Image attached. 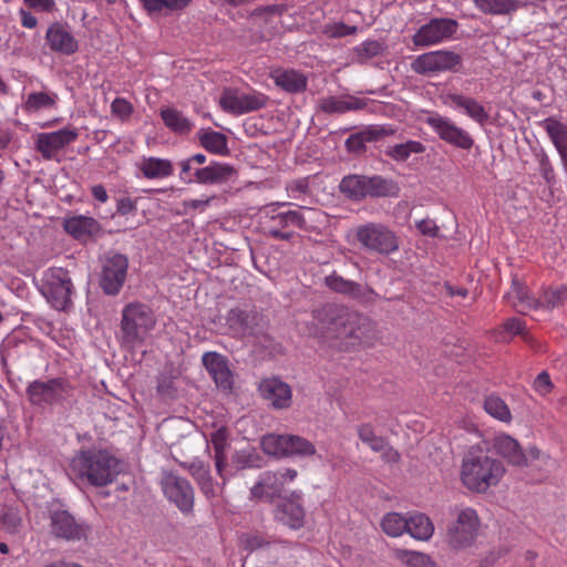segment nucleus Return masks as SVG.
Here are the masks:
<instances>
[{
    "mask_svg": "<svg viewBox=\"0 0 567 567\" xmlns=\"http://www.w3.org/2000/svg\"><path fill=\"white\" fill-rule=\"evenodd\" d=\"M504 474V464L481 446H472L462 460L461 481L472 492L485 493L496 486Z\"/></svg>",
    "mask_w": 567,
    "mask_h": 567,
    "instance_id": "obj_3",
    "label": "nucleus"
},
{
    "mask_svg": "<svg viewBox=\"0 0 567 567\" xmlns=\"http://www.w3.org/2000/svg\"><path fill=\"white\" fill-rule=\"evenodd\" d=\"M121 464L107 450L84 449L71 458L66 474L76 485L103 487L115 481Z\"/></svg>",
    "mask_w": 567,
    "mask_h": 567,
    "instance_id": "obj_1",
    "label": "nucleus"
},
{
    "mask_svg": "<svg viewBox=\"0 0 567 567\" xmlns=\"http://www.w3.org/2000/svg\"><path fill=\"white\" fill-rule=\"evenodd\" d=\"M324 285L337 293L358 299L363 297V288L360 284L348 280L337 272H332L331 275L327 276L324 278Z\"/></svg>",
    "mask_w": 567,
    "mask_h": 567,
    "instance_id": "obj_36",
    "label": "nucleus"
},
{
    "mask_svg": "<svg viewBox=\"0 0 567 567\" xmlns=\"http://www.w3.org/2000/svg\"><path fill=\"white\" fill-rule=\"evenodd\" d=\"M159 485L165 497L183 514L194 509L195 491L190 482L171 470H162Z\"/></svg>",
    "mask_w": 567,
    "mask_h": 567,
    "instance_id": "obj_11",
    "label": "nucleus"
},
{
    "mask_svg": "<svg viewBox=\"0 0 567 567\" xmlns=\"http://www.w3.org/2000/svg\"><path fill=\"white\" fill-rule=\"evenodd\" d=\"M21 25L27 29H34L38 25V19L29 10L19 9Z\"/></svg>",
    "mask_w": 567,
    "mask_h": 567,
    "instance_id": "obj_63",
    "label": "nucleus"
},
{
    "mask_svg": "<svg viewBox=\"0 0 567 567\" xmlns=\"http://www.w3.org/2000/svg\"><path fill=\"white\" fill-rule=\"evenodd\" d=\"M385 45L378 40H367L354 48L357 56L361 60H369L383 53Z\"/></svg>",
    "mask_w": 567,
    "mask_h": 567,
    "instance_id": "obj_50",
    "label": "nucleus"
},
{
    "mask_svg": "<svg viewBox=\"0 0 567 567\" xmlns=\"http://www.w3.org/2000/svg\"><path fill=\"white\" fill-rule=\"evenodd\" d=\"M134 107L131 102L123 97H116L111 104V113L121 121H127L133 114Z\"/></svg>",
    "mask_w": 567,
    "mask_h": 567,
    "instance_id": "obj_52",
    "label": "nucleus"
},
{
    "mask_svg": "<svg viewBox=\"0 0 567 567\" xmlns=\"http://www.w3.org/2000/svg\"><path fill=\"white\" fill-rule=\"evenodd\" d=\"M45 41L51 51L65 55H71L79 49L78 40L66 27L59 22H54L48 27Z\"/></svg>",
    "mask_w": 567,
    "mask_h": 567,
    "instance_id": "obj_24",
    "label": "nucleus"
},
{
    "mask_svg": "<svg viewBox=\"0 0 567 567\" xmlns=\"http://www.w3.org/2000/svg\"><path fill=\"white\" fill-rule=\"evenodd\" d=\"M483 408L487 414L501 422L509 423L512 421V413L508 405L497 395H487L484 399Z\"/></svg>",
    "mask_w": 567,
    "mask_h": 567,
    "instance_id": "obj_41",
    "label": "nucleus"
},
{
    "mask_svg": "<svg viewBox=\"0 0 567 567\" xmlns=\"http://www.w3.org/2000/svg\"><path fill=\"white\" fill-rule=\"evenodd\" d=\"M535 157L538 163V172L540 173L542 177L548 185L555 184L556 174L547 153L544 150H540L535 154Z\"/></svg>",
    "mask_w": 567,
    "mask_h": 567,
    "instance_id": "obj_51",
    "label": "nucleus"
},
{
    "mask_svg": "<svg viewBox=\"0 0 567 567\" xmlns=\"http://www.w3.org/2000/svg\"><path fill=\"white\" fill-rule=\"evenodd\" d=\"M553 388V383L550 381L549 374L545 371L540 372L534 381V389L542 395H546L550 392Z\"/></svg>",
    "mask_w": 567,
    "mask_h": 567,
    "instance_id": "obj_59",
    "label": "nucleus"
},
{
    "mask_svg": "<svg viewBox=\"0 0 567 567\" xmlns=\"http://www.w3.org/2000/svg\"><path fill=\"white\" fill-rule=\"evenodd\" d=\"M156 316L148 305L141 301L128 302L121 311L117 334L121 346L128 350L141 348L156 327Z\"/></svg>",
    "mask_w": 567,
    "mask_h": 567,
    "instance_id": "obj_4",
    "label": "nucleus"
},
{
    "mask_svg": "<svg viewBox=\"0 0 567 567\" xmlns=\"http://www.w3.org/2000/svg\"><path fill=\"white\" fill-rule=\"evenodd\" d=\"M452 515L454 519L447 527V543L455 549L471 546L481 526L477 512L472 507H455Z\"/></svg>",
    "mask_w": 567,
    "mask_h": 567,
    "instance_id": "obj_7",
    "label": "nucleus"
},
{
    "mask_svg": "<svg viewBox=\"0 0 567 567\" xmlns=\"http://www.w3.org/2000/svg\"><path fill=\"white\" fill-rule=\"evenodd\" d=\"M78 136V130L71 127L39 133L35 137V150L44 159H52L59 151L73 143Z\"/></svg>",
    "mask_w": 567,
    "mask_h": 567,
    "instance_id": "obj_19",
    "label": "nucleus"
},
{
    "mask_svg": "<svg viewBox=\"0 0 567 567\" xmlns=\"http://www.w3.org/2000/svg\"><path fill=\"white\" fill-rule=\"evenodd\" d=\"M136 167L147 179H163L174 174L173 163L167 158L143 156Z\"/></svg>",
    "mask_w": 567,
    "mask_h": 567,
    "instance_id": "obj_31",
    "label": "nucleus"
},
{
    "mask_svg": "<svg viewBox=\"0 0 567 567\" xmlns=\"http://www.w3.org/2000/svg\"><path fill=\"white\" fill-rule=\"evenodd\" d=\"M539 125L546 131L554 144L563 168L567 173V125L554 117L543 120Z\"/></svg>",
    "mask_w": 567,
    "mask_h": 567,
    "instance_id": "obj_28",
    "label": "nucleus"
},
{
    "mask_svg": "<svg viewBox=\"0 0 567 567\" xmlns=\"http://www.w3.org/2000/svg\"><path fill=\"white\" fill-rule=\"evenodd\" d=\"M462 56L451 50L429 51L417 55L411 62V70L420 75H434L443 72H455L462 65Z\"/></svg>",
    "mask_w": 567,
    "mask_h": 567,
    "instance_id": "obj_12",
    "label": "nucleus"
},
{
    "mask_svg": "<svg viewBox=\"0 0 567 567\" xmlns=\"http://www.w3.org/2000/svg\"><path fill=\"white\" fill-rule=\"evenodd\" d=\"M161 116L165 125L175 133L185 134L192 130L190 121L175 109L162 110Z\"/></svg>",
    "mask_w": 567,
    "mask_h": 567,
    "instance_id": "obj_45",
    "label": "nucleus"
},
{
    "mask_svg": "<svg viewBox=\"0 0 567 567\" xmlns=\"http://www.w3.org/2000/svg\"><path fill=\"white\" fill-rule=\"evenodd\" d=\"M148 14L181 11L185 9L190 0H140Z\"/></svg>",
    "mask_w": 567,
    "mask_h": 567,
    "instance_id": "obj_39",
    "label": "nucleus"
},
{
    "mask_svg": "<svg viewBox=\"0 0 567 567\" xmlns=\"http://www.w3.org/2000/svg\"><path fill=\"white\" fill-rule=\"evenodd\" d=\"M116 209L121 215H128L136 210V203L130 197H122L117 200Z\"/></svg>",
    "mask_w": 567,
    "mask_h": 567,
    "instance_id": "obj_60",
    "label": "nucleus"
},
{
    "mask_svg": "<svg viewBox=\"0 0 567 567\" xmlns=\"http://www.w3.org/2000/svg\"><path fill=\"white\" fill-rule=\"evenodd\" d=\"M258 390L261 398L276 410L288 409L292 403L291 386L278 377L262 379Z\"/></svg>",
    "mask_w": 567,
    "mask_h": 567,
    "instance_id": "obj_20",
    "label": "nucleus"
},
{
    "mask_svg": "<svg viewBox=\"0 0 567 567\" xmlns=\"http://www.w3.org/2000/svg\"><path fill=\"white\" fill-rule=\"evenodd\" d=\"M236 175L235 168L226 163L213 162L206 167L195 169V181L198 184H221Z\"/></svg>",
    "mask_w": 567,
    "mask_h": 567,
    "instance_id": "obj_29",
    "label": "nucleus"
},
{
    "mask_svg": "<svg viewBox=\"0 0 567 567\" xmlns=\"http://www.w3.org/2000/svg\"><path fill=\"white\" fill-rule=\"evenodd\" d=\"M406 518L395 512L388 513L381 520L382 530L390 537H399L406 532Z\"/></svg>",
    "mask_w": 567,
    "mask_h": 567,
    "instance_id": "obj_47",
    "label": "nucleus"
},
{
    "mask_svg": "<svg viewBox=\"0 0 567 567\" xmlns=\"http://www.w3.org/2000/svg\"><path fill=\"white\" fill-rule=\"evenodd\" d=\"M474 7L484 14L508 16L524 7L522 0H473Z\"/></svg>",
    "mask_w": 567,
    "mask_h": 567,
    "instance_id": "obj_34",
    "label": "nucleus"
},
{
    "mask_svg": "<svg viewBox=\"0 0 567 567\" xmlns=\"http://www.w3.org/2000/svg\"><path fill=\"white\" fill-rule=\"evenodd\" d=\"M313 324L328 338L362 340L372 330L367 317L344 306L326 305L313 310Z\"/></svg>",
    "mask_w": 567,
    "mask_h": 567,
    "instance_id": "obj_2",
    "label": "nucleus"
},
{
    "mask_svg": "<svg viewBox=\"0 0 567 567\" xmlns=\"http://www.w3.org/2000/svg\"><path fill=\"white\" fill-rule=\"evenodd\" d=\"M269 97L252 89L226 87L220 94V107L231 115H243L266 107Z\"/></svg>",
    "mask_w": 567,
    "mask_h": 567,
    "instance_id": "obj_9",
    "label": "nucleus"
},
{
    "mask_svg": "<svg viewBox=\"0 0 567 567\" xmlns=\"http://www.w3.org/2000/svg\"><path fill=\"white\" fill-rule=\"evenodd\" d=\"M567 300V286L560 285L557 287H549L543 291V295L537 300L538 308L554 309L561 307Z\"/></svg>",
    "mask_w": 567,
    "mask_h": 567,
    "instance_id": "obj_44",
    "label": "nucleus"
},
{
    "mask_svg": "<svg viewBox=\"0 0 567 567\" xmlns=\"http://www.w3.org/2000/svg\"><path fill=\"white\" fill-rule=\"evenodd\" d=\"M179 465L186 470L194 478L202 494L207 499H213L217 495V484L210 474V466L203 460L195 457L189 462H179Z\"/></svg>",
    "mask_w": 567,
    "mask_h": 567,
    "instance_id": "obj_22",
    "label": "nucleus"
},
{
    "mask_svg": "<svg viewBox=\"0 0 567 567\" xmlns=\"http://www.w3.org/2000/svg\"><path fill=\"white\" fill-rule=\"evenodd\" d=\"M181 165V179L184 183H196L195 181V169H200L202 167H197L196 164H194L190 158H186L179 163Z\"/></svg>",
    "mask_w": 567,
    "mask_h": 567,
    "instance_id": "obj_57",
    "label": "nucleus"
},
{
    "mask_svg": "<svg viewBox=\"0 0 567 567\" xmlns=\"http://www.w3.org/2000/svg\"><path fill=\"white\" fill-rule=\"evenodd\" d=\"M71 384L62 378H53L47 381L35 380L27 388L29 402L42 409L62 403L71 395Z\"/></svg>",
    "mask_w": 567,
    "mask_h": 567,
    "instance_id": "obj_10",
    "label": "nucleus"
},
{
    "mask_svg": "<svg viewBox=\"0 0 567 567\" xmlns=\"http://www.w3.org/2000/svg\"><path fill=\"white\" fill-rule=\"evenodd\" d=\"M357 30V27L347 25L343 22H334L324 27V33L330 38H342L354 34Z\"/></svg>",
    "mask_w": 567,
    "mask_h": 567,
    "instance_id": "obj_54",
    "label": "nucleus"
},
{
    "mask_svg": "<svg viewBox=\"0 0 567 567\" xmlns=\"http://www.w3.org/2000/svg\"><path fill=\"white\" fill-rule=\"evenodd\" d=\"M449 99L453 107L463 110L473 121L484 124L488 120L487 111L475 99L462 94H451Z\"/></svg>",
    "mask_w": 567,
    "mask_h": 567,
    "instance_id": "obj_33",
    "label": "nucleus"
},
{
    "mask_svg": "<svg viewBox=\"0 0 567 567\" xmlns=\"http://www.w3.org/2000/svg\"><path fill=\"white\" fill-rule=\"evenodd\" d=\"M365 197H384L393 194L394 185L382 176H365Z\"/></svg>",
    "mask_w": 567,
    "mask_h": 567,
    "instance_id": "obj_46",
    "label": "nucleus"
},
{
    "mask_svg": "<svg viewBox=\"0 0 567 567\" xmlns=\"http://www.w3.org/2000/svg\"><path fill=\"white\" fill-rule=\"evenodd\" d=\"M495 454L504 458L509 465L523 467L527 465V457L520 444L508 434H496L491 441Z\"/></svg>",
    "mask_w": 567,
    "mask_h": 567,
    "instance_id": "obj_21",
    "label": "nucleus"
},
{
    "mask_svg": "<svg viewBox=\"0 0 567 567\" xmlns=\"http://www.w3.org/2000/svg\"><path fill=\"white\" fill-rule=\"evenodd\" d=\"M458 23L451 18H432L421 25L412 37L415 48L425 49L443 43L456 32Z\"/></svg>",
    "mask_w": 567,
    "mask_h": 567,
    "instance_id": "obj_14",
    "label": "nucleus"
},
{
    "mask_svg": "<svg viewBox=\"0 0 567 567\" xmlns=\"http://www.w3.org/2000/svg\"><path fill=\"white\" fill-rule=\"evenodd\" d=\"M29 10L52 13L58 10L55 0H23Z\"/></svg>",
    "mask_w": 567,
    "mask_h": 567,
    "instance_id": "obj_56",
    "label": "nucleus"
},
{
    "mask_svg": "<svg viewBox=\"0 0 567 567\" xmlns=\"http://www.w3.org/2000/svg\"><path fill=\"white\" fill-rule=\"evenodd\" d=\"M505 298L516 311L522 313L538 308L537 300L533 298L527 288L517 280H513L512 287Z\"/></svg>",
    "mask_w": 567,
    "mask_h": 567,
    "instance_id": "obj_32",
    "label": "nucleus"
},
{
    "mask_svg": "<svg viewBox=\"0 0 567 567\" xmlns=\"http://www.w3.org/2000/svg\"><path fill=\"white\" fill-rule=\"evenodd\" d=\"M394 556L409 567H430L432 565L431 558L421 551L396 549Z\"/></svg>",
    "mask_w": 567,
    "mask_h": 567,
    "instance_id": "obj_49",
    "label": "nucleus"
},
{
    "mask_svg": "<svg viewBox=\"0 0 567 567\" xmlns=\"http://www.w3.org/2000/svg\"><path fill=\"white\" fill-rule=\"evenodd\" d=\"M288 190L292 194L293 197H297V194H307L309 192L308 178L293 181L289 184Z\"/></svg>",
    "mask_w": 567,
    "mask_h": 567,
    "instance_id": "obj_62",
    "label": "nucleus"
},
{
    "mask_svg": "<svg viewBox=\"0 0 567 567\" xmlns=\"http://www.w3.org/2000/svg\"><path fill=\"white\" fill-rule=\"evenodd\" d=\"M298 476L295 468L266 471L250 488V498L257 501H272L284 491L287 483L293 482Z\"/></svg>",
    "mask_w": 567,
    "mask_h": 567,
    "instance_id": "obj_13",
    "label": "nucleus"
},
{
    "mask_svg": "<svg viewBox=\"0 0 567 567\" xmlns=\"http://www.w3.org/2000/svg\"><path fill=\"white\" fill-rule=\"evenodd\" d=\"M424 123L427 124L433 132L445 143L468 151L474 145V140L471 134L464 128L457 126L451 118L440 115L439 113H431Z\"/></svg>",
    "mask_w": 567,
    "mask_h": 567,
    "instance_id": "obj_16",
    "label": "nucleus"
},
{
    "mask_svg": "<svg viewBox=\"0 0 567 567\" xmlns=\"http://www.w3.org/2000/svg\"><path fill=\"white\" fill-rule=\"evenodd\" d=\"M50 533L68 542H79L86 538L89 526L75 519L68 511H53L50 515Z\"/></svg>",
    "mask_w": 567,
    "mask_h": 567,
    "instance_id": "obj_17",
    "label": "nucleus"
},
{
    "mask_svg": "<svg viewBox=\"0 0 567 567\" xmlns=\"http://www.w3.org/2000/svg\"><path fill=\"white\" fill-rule=\"evenodd\" d=\"M364 138L362 135H351L346 144H347V147L350 150V151H354V152H359L361 150L364 148Z\"/></svg>",
    "mask_w": 567,
    "mask_h": 567,
    "instance_id": "obj_64",
    "label": "nucleus"
},
{
    "mask_svg": "<svg viewBox=\"0 0 567 567\" xmlns=\"http://www.w3.org/2000/svg\"><path fill=\"white\" fill-rule=\"evenodd\" d=\"M358 436L362 443L367 444L373 452L381 453L382 458L389 463L400 461V454L388 442L386 439L375 434L370 424L358 426Z\"/></svg>",
    "mask_w": 567,
    "mask_h": 567,
    "instance_id": "obj_26",
    "label": "nucleus"
},
{
    "mask_svg": "<svg viewBox=\"0 0 567 567\" xmlns=\"http://www.w3.org/2000/svg\"><path fill=\"white\" fill-rule=\"evenodd\" d=\"M517 334H525V323L520 319L511 318L504 323V336H502V340L506 341Z\"/></svg>",
    "mask_w": 567,
    "mask_h": 567,
    "instance_id": "obj_55",
    "label": "nucleus"
},
{
    "mask_svg": "<svg viewBox=\"0 0 567 567\" xmlns=\"http://www.w3.org/2000/svg\"><path fill=\"white\" fill-rule=\"evenodd\" d=\"M417 229L426 236L435 237L439 233V227L431 219H423L416 224Z\"/></svg>",
    "mask_w": 567,
    "mask_h": 567,
    "instance_id": "obj_61",
    "label": "nucleus"
},
{
    "mask_svg": "<svg viewBox=\"0 0 567 567\" xmlns=\"http://www.w3.org/2000/svg\"><path fill=\"white\" fill-rule=\"evenodd\" d=\"M73 285L66 270L52 268L45 272L43 295L53 308L64 310L71 302Z\"/></svg>",
    "mask_w": 567,
    "mask_h": 567,
    "instance_id": "obj_15",
    "label": "nucleus"
},
{
    "mask_svg": "<svg viewBox=\"0 0 567 567\" xmlns=\"http://www.w3.org/2000/svg\"><path fill=\"white\" fill-rule=\"evenodd\" d=\"M64 230L78 240H86L101 230L96 219L89 216L78 215L64 219Z\"/></svg>",
    "mask_w": 567,
    "mask_h": 567,
    "instance_id": "obj_30",
    "label": "nucleus"
},
{
    "mask_svg": "<svg viewBox=\"0 0 567 567\" xmlns=\"http://www.w3.org/2000/svg\"><path fill=\"white\" fill-rule=\"evenodd\" d=\"M227 442H214V461L217 474L225 482L226 476L224 470L226 467V450Z\"/></svg>",
    "mask_w": 567,
    "mask_h": 567,
    "instance_id": "obj_53",
    "label": "nucleus"
},
{
    "mask_svg": "<svg viewBox=\"0 0 567 567\" xmlns=\"http://www.w3.org/2000/svg\"><path fill=\"white\" fill-rule=\"evenodd\" d=\"M274 83L287 93L296 94L307 90V75L295 69H276L270 72Z\"/></svg>",
    "mask_w": 567,
    "mask_h": 567,
    "instance_id": "obj_27",
    "label": "nucleus"
},
{
    "mask_svg": "<svg viewBox=\"0 0 567 567\" xmlns=\"http://www.w3.org/2000/svg\"><path fill=\"white\" fill-rule=\"evenodd\" d=\"M261 449L267 455L279 458H305L317 452L312 442L295 434H266L261 437Z\"/></svg>",
    "mask_w": 567,
    "mask_h": 567,
    "instance_id": "obj_6",
    "label": "nucleus"
},
{
    "mask_svg": "<svg viewBox=\"0 0 567 567\" xmlns=\"http://www.w3.org/2000/svg\"><path fill=\"white\" fill-rule=\"evenodd\" d=\"M365 176L349 175L342 178L339 188L342 194L353 200L365 198Z\"/></svg>",
    "mask_w": 567,
    "mask_h": 567,
    "instance_id": "obj_38",
    "label": "nucleus"
},
{
    "mask_svg": "<svg viewBox=\"0 0 567 567\" xmlns=\"http://www.w3.org/2000/svg\"><path fill=\"white\" fill-rule=\"evenodd\" d=\"M276 519L291 529H299L305 524V509L300 494L292 493L282 499L276 511Z\"/></svg>",
    "mask_w": 567,
    "mask_h": 567,
    "instance_id": "obj_25",
    "label": "nucleus"
},
{
    "mask_svg": "<svg viewBox=\"0 0 567 567\" xmlns=\"http://www.w3.org/2000/svg\"><path fill=\"white\" fill-rule=\"evenodd\" d=\"M352 233L360 249L371 255L386 257L400 248L396 234L382 223H365L353 228Z\"/></svg>",
    "mask_w": 567,
    "mask_h": 567,
    "instance_id": "obj_5",
    "label": "nucleus"
},
{
    "mask_svg": "<svg viewBox=\"0 0 567 567\" xmlns=\"http://www.w3.org/2000/svg\"><path fill=\"white\" fill-rule=\"evenodd\" d=\"M289 203L270 205L262 215V229L268 237L279 240H290L293 236L292 231L285 229L295 226L300 229H307L306 219L298 210L281 212L279 207L288 206Z\"/></svg>",
    "mask_w": 567,
    "mask_h": 567,
    "instance_id": "obj_8",
    "label": "nucleus"
},
{
    "mask_svg": "<svg viewBox=\"0 0 567 567\" xmlns=\"http://www.w3.org/2000/svg\"><path fill=\"white\" fill-rule=\"evenodd\" d=\"M406 533L417 540H429L434 533V525L425 514H414L406 518Z\"/></svg>",
    "mask_w": 567,
    "mask_h": 567,
    "instance_id": "obj_37",
    "label": "nucleus"
},
{
    "mask_svg": "<svg viewBox=\"0 0 567 567\" xmlns=\"http://www.w3.org/2000/svg\"><path fill=\"white\" fill-rule=\"evenodd\" d=\"M22 527V518L17 508L3 507L0 512V529L8 534H18Z\"/></svg>",
    "mask_w": 567,
    "mask_h": 567,
    "instance_id": "obj_48",
    "label": "nucleus"
},
{
    "mask_svg": "<svg viewBox=\"0 0 567 567\" xmlns=\"http://www.w3.org/2000/svg\"><path fill=\"white\" fill-rule=\"evenodd\" d=\"M58 95L48 92H32L28 95L23 109L29 113L41 110L53 109L56 104Z\"/></svg>",
    "mask_w": 567,
    "mask_h": 567,
    "instance_id": "obj_42",
    "label": "nucleus"
},
{
    "mask_svg": "<svg viewBox=\"0 0 567 567\" xmlns=\"http://www.w3.org/2000/svg\"><path fill=\"white\" fill-rule=\"evenodd\" d=\"M214 199L215 196L200 199H185L182 205L185 212L197 210L204 213Z\"/></svg>",
    "mask_w": 567,
    "mask_h": 567,
    "instance_id": "obj_58",
    "label": "nucleus"
},
{
    "mask_svg": "<svg viewBox=\"0 0 567 567\" xmlns=\"http://www.w3.org/2000/svg\"><path fill=\"white\" fill-rule=\"evenodd\" d=\"M202 362L218 388L223 390L231 389L233 373L226 357L218 352H205L202 355Z\"/></svg>",
    "mask_w": 567,
    "mask_h": 567,
    "instance_id": "obj_23",
    "label": "nucleus"
},
{
    "mask_svg": "<svg viewBox=\"0 0 567 567\" xmlns=\"http://www.w3.org/2000/svg\"><path fill=\"white\" fill-rule=\"evenodd\" d=\"M200 145L208 152L218 155L228 154L227 137L220 132L207 131L199 135Z\"/></svg>",
    "mask_w": 567,
    "mask_h": 567,
    "instance_id": "obj_43",
    "label": "nucleus"
},
{
    "mask_svg": "<svg viewBox=\"0 0 567 567\" xmlns=\"http://www.w3.org/2000/svg\"><path fill=\"white\" fill-rule=\"evenodd\" d=\"M365 103L357 97H336V96H328L323 97L319 102V107L324 113H338L342 114L348 111L352 110H360L363 109Z\"/></svg>",
    "mask_w": 567,
    "mask_h": 567,
    "instance_id": "obj_35",
    "label": "nucleus"
},
{
    "mask_svg": "<svg viewBox=\"0 0 567 567\" xmlns=\"http://www.w3.org/2000/svg\"><path fill=\"white\" fill-rule=\"evenodd\" d=\"M425 146L419 141H406L405 143L389 146L385 154L395 162H405L412 154H420Z\"/></svg>",
    "mask_w": 567,
    "mask_h": 567,
    "instance_id": "obj_40",
    "label": "nucleus"
},
{
    "mask_svg": "<svg viewBox=\"0 0 567 567\" xmlns=\"http://www.w3.org/2000/svg\"><path fill=\"white\" fill-rule=\"evenodd\" d=\"M128 268L127 258L121 254L107 257L102 267L100 286L106 295L115 296L123 287Z\"/></svg>",
    "mask_w": 567,
    "mask_h": 567,
    "instance_id": "obj_18",
    "label": "nucleus"
}]
</instances>
